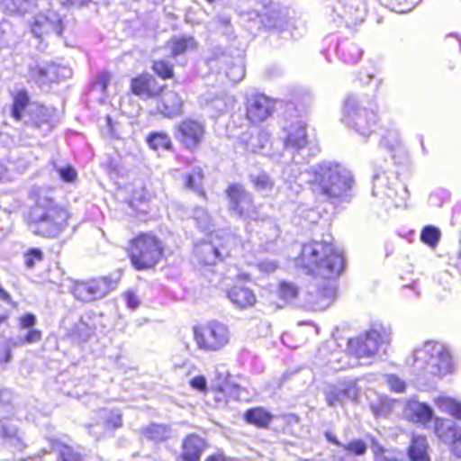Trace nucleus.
<instances>
[{"instance_id":"e433bc0d","label":"nucleus","mask_w":461,"mask_h":461,"mask_svg":"<svg viewBox=\"0 0 461 461\" xmlns=\"http://www.w3.org/2000/svg\"><path fill=\"white\" fill-rule=\"evenodd\" d=\"M375 461H401L402 455L394 450L384 449L378 443L374 442L372 446Z\"/></svg>"},{"instance_id":"c9c22d12","label":"nucleus","mask_w":461,"mask_h":461,"mask_svg":"<svg viewBox=\"0 0 461 461\" xmlns=\"http://www.w3.org/2000/svg\"><path fill=\"white\" fill-rule=\"evenodd\" d=\"M169 429L166 425L152 424L143 430L144 436L151 440L163 441L169 436Z\"/></svg>"},{"instance_id":"9b49d317","label":"nucleus","mask_w":461,"mask_h":461,"mask_svg":"<svg viewBox=\"0 0 461 461\" xmlns=\"http://www.w3.org/2000/svg\"><path fill=\"white\" fill-rule=\"evenodd\" d=\"M205 134L204 124L192 118H187L175 125L174 136L186 149L195 150Z\"/></svg>"},{"instance_id":"2eb2a0df","label":"nucleus","mask_w":461,"mask_h":461,"mask_svg":"<svg viewBox=\"0 0 461 461\" xmlns=\"http://www.w3.org/2000/svg\"><path fill=\"white\" fill-rule=\"evenodd\" d=\"M62 32L61 18L59 14L53 10H49L45 14L35 15L33 23H32V32L41 41L44 40L45 36L51 33L60 36Z\"/></svg>"},{"instance_id":"f704fd0d","label":"nucleus","mask_w":461,"mask_h":461,"mask_svg":"<svg viewBox=\"0 0 461 461\" xmlns=\"http://www.w3.org/2000/svg\"><path fill=\"white\" fill-rule=\"evenodd\" d=\"M203 175L200 167L194 168L190 174L185 176V186L194 190L199 195L204 197L205 193L203 188Z\"/></svg>"},{"instance_id":"4c0bfd02","label":"nucleus","mask_w":461,"mask_h":461,"mask_svg":"<svg viewBox=\"0 0 461 461\" xmlns=\"http://www.w3.org/2000/svg\"><path fill=\"white\" fill-rule=\"evenodd\" d=\"M28 103L29 97L25 91H19L15 95L12 107V115L15 120L19 121L22 118V113L26 108Z\"/></svg>"},{"instance_id":"6ab92c4d","label":"nucleus","mask_w":461,"mask_h":461,"mask_svg":"<svg viewBox=\"0 0 461 461\" xmlns=\"http://www.w3.org/2000/svg\"><path fill=\"white\" fill-rule=\"evenodd\" d=\"M334 298L335 287L330 282H325L321 289L307 293L304 303L311 311H323L331 304Z\"/></svg>"},{"instance_id":"473e14b6","label":"nucleus","mask_w":461,"mask_h":461,"mask_svg":"<svg viewBox=\"0 0 461 461\" xmlns=\"http://www.w3.org/2000/svg\"><path fill=\"white\" fill-rule=\"evenodd\" d=\"M51 450L59 454V458L61 461H82V458L78 453L67 445L59 442L58 440H51Z\"/></svg>"},{"instance_id":"e2e57ef3","label":"nucleus","mask_w":461,"mask_h":461,"mask_svg":"<svg viewBox=\"0 0 461 461\" xmlns=\"http://www.w3.org/2000/svg\"><path fill=\"white\" fill-rule=\"evenodd\" d=\"M351 57L347 58V62H357L362 57V51L356 46H352L349 50Z\"/></svg>"},{"instance_id":"58836bf2","label":"nucleus","mask_w":461,"mask_h":461,"mask_svg":"<svg viewBox=\"0 0 461 461\" xmlns=\"http://www.w3.org/2000/svg\"><path fill=\"white\" fill-rule=\"evenodd\" d=\"M131 91L134 95H137L140 97H150L151 92L149 90V79L145 77H140L132 79Z\"/></svg>"},{"instance_id":"f257e3e1","label":"nucleus","mask_w":461,"mask_h":461,"mask_svg":"<svg viewBox=\"0 0 461 461\" xmlns=\"http://www.w3.org/2000/svg\"><path fill=\"white\" fill-rule=\"evenodd\" d=\"M308 175L311 189L316 196L335 205L350 201L354 178L343 165L323 161L312 167Z\"/></svg>"},{"instance_id":"680f3d73","label":"nucleus","mask_w":461,"mask_h":461,"mask_svg":"<svg viewBox=\"0 0 461 461\" xmlns=\"http://www.w3.org/2000/svg\"><path fill=\"white\" fill-rule=\"evenodd\" d=\"M59 3L68 7H82L87 5L91 0H59Z\"/></svg>"},{"instance_id":"39448f33","label":"nucleus","mask_w":461,"mask_h":461,"mask_svg":"<svg viewBox=\"0 0 461 461\" xmlns=\"http://www.w3.org/2000/svg\"><path fill=\"white\" fill-rule=\"evenodd\" d=\"M68 218V211L56 204L38 205L30 212L28 228L35 235L55 238L67 228Z\"/></svg>"},{"instance_id":"c756f323","label":"nucleus","mask_w":461,"mask_h":461,"mask_svg":"<svg viewBox=\"0 0 461 461\" xmlns=\"http://www.w3.org/2000/svg\"><path fill=\"white\" fill-rule=\"evenodd\" d=\"M234 104V97L223 93L215 97L208 96L205 99V104L212 110H214L217 113H223L227 109L233 107Z\"/></svg>"},{"instance_id":"bf43d9fd","label":"nucleus","mask_w":461,"mask_h":461,"mask_svg":"<svg viewBox=\"0 0 461 461\" xmlns=\"http://www.w3.org/2000/svg\"><path fill=\"white\" fill-rule=\"evenodd\" d=\"M36 322V317L33 314L28 313L20 318V325L23 329L32 328Z\"/></svg>"},{"instance_id":"b1692460","label":"nucleus","mask_w":461,"mask_h":461,"mask_svg":"<svg viewBox=\"0 0 461 461\" xmlns=\"http://www.w3.org/2000/svg\"><path fill=\"white\" fill-rule=\"evenodd\" d=\"M435 434L444 443L454 446L461 438V428L443 419H435Z\"/></svg>"},{"instance_id":"393cba45","label":"nucleus","mask_w":461,"mask_h":461,"mask_svg":"<svg viewBox=\"0 0 461 461\" xmlns=\"http://www.w3.org/2000/svg\"><path fill=\"white\" fill-rule=\"evenodd\" d=\"M406 413L413 422L420 423L424 426L433 419V410L431 407L416 400L408 402Z\"/></svg>"},{"instance_id":"dca6fc26","label":"nucleus","mask_w":461,"mask_h":461,"mask_svg":"<svg viewBox=\"0 0 461 461\" xmlns=\"http://www.w3.org/2000/svg\"><path fill=\"white\" fill-rule=\"evenodd\" d=\"M230 199V210L240 217L252 218L254 214L251 194L240 185H230L227 191Z\"/></svg>"},{"instance_id":"a211bd4d","label":"nucleus","mask_w":461,"mask_h":461,"mask_svg":"<svg viewBox=\"0 0 461 461\" xmlns=\"http://www.w3.org/2000/svg\"><path fill=\"white\" fill-rule=\"evenodd\" d=\"M98 420L88 426L89 434L99 438L106 431L120 428L122 424V414L118 411L102 409L98 413Z\"/></svg>"},{"instance_id":"bb28decb","label":"nucleus","mask_w":461,"mask_h":461,"mask_svg":"<svg viewBox=\"0 0 461 461\" xmlns=\"http://www.w3.org/2000/svg\"><path fill=\"white\" fill-rule=\"evenodd\" d=\"M204 447V440L201 437L189 435L183 442V461H200Z\"/></svg>"},{"instance_id":"f03ea898","label":"nucleus","mask_w":461,"mask_h":461,"mask_svg":"<svg viewBox=\"0 0 461 461\" xmlns=\"http://www.w3.org/2000/svg\"><path fill=\"white\" fill-rule=\"evenodd\" d=\"M287 135L284 141L283 152L280 154L278 148H274V143L270 140V136L264 130L257 131L256 134H251L249 139L247 135L242 136L247 150L253 153H260L270 158H284V162L289 160L300 163L295 153L303 150L307 144V134L304 125L297 123L289 126L286 129Z\"/></svg>"},{"instance_id":"ea45409f","label":"nucleus","mask_w":461,"mask_h":461,"mask_svg":"<svg viewBox=\"0 0 461 461\" xmlns=\"http://www.w3.org/2000/svg\"><path fill=\"white\" fill-rule=\"evenodd\" d=\"M440 231L434 226H426L420 233V240L430 248H435L440 240Z\"/></svg>"},{"instance_id":"7ed1b4c3","label":"nucleus","mask_w":461,"mask_h":461,"mask_svg":"<svg viewBox=\"0 0 461 461\" xmlns=\"http://www.w3.org/2000/svg\"><path fill=\"white\" fill-rule=\"evenodd\" d=\"M300 261L308 274L324 279L339 276L344 268L342 253L332 244L313 241L302 248Z\"/></svg>"},{"instance_id":"6e6d98bb","label":"nucleus","mask_w":461,"mask_h":461,"mask_svg":"<svg viewBox=\"0 0 461 461\" xmlns=\"http://www.w3.org/2000/svg\"><path fill=\"white\" fill-rule=\"evenodd\" d=\"M59 176L66 182H73L77 177V172L71 166L57 169Z\"/></svg>"},{"instance_id":"2f4dec72","label":"nucleus","mask_w":461,"mask_h":461,"mask_svg":"<svg viewBox=\"0 0 461 461\" xmlns=\"http://www.w3.org/2000/svg\"><path fill=\"white\" fill-rule=\"evenodd\" d=\"M271 414L263 408L248 410L245 413V420L258 427H266L271 420Z\"/></svg>"},{"instance_id":"f3484780","label":"nucleus","mask_w":461,"mask_h":461,"mask_svg":"<svg viewBox=\"0 0 461 461\" xmlns=\"http://www.w3.org/2000/svg\"><path fill=\"white\" fill-rule=\"evenodd\" d=\"M274 110V102L264 95L250 96L247 102V117L251 122H262Z\"/></svg>"},{"instance_id":"20e7f679","label":"nucleus","mask_w":461,"mask_h":461,"mask_svg":"<svg viewBox=\"0 0 461 461\" xmlns=\"http://www.w3.org/2000/svg\"><path fill=\"white\" fill-rule=\"evenodd\" d=\"M413 369L423 376H443L452 372L453 362L444 345L428 341L413 352Z\"/></svg>"},{"instance_id":"6e6552de","label":"nucleus","mask_w":461,"mask_h":461,"mask_svg":"<svg viewBox=\"0 0 461 461\" xmlns=\"http://www.w3.org/2000/svg\"><path fill=\"white\" fill-rule=\"evenodd\" d=\"M161 241L154 235L143 233L131 241V260L138 270L154 267L162 257Z\"/></svg>"},{"instance_id":"774afa93","label":"nucleus","mask_w":461,"mask_h":461,"mask_svg":"<svg viewBox=\"0 0 461 461\" xmlns=\"http://www.w3.org/2000/svg\"><path fill=\"white\" fill-rule=\"evenodd\" d=\"M0 299L5 302L11 301L10 294L2 286H0Z\"/></svg>"},{"instance_id":"8fccbe9b","label":"nucleus","mask_w":461,"mask_h":461,"mask_svg":"<svg viewBox=\"0 0 461 461\" xmlns=\"http://www.w3.org/2000/svg\"><path fill=\"white\" fill-rule=\"evenodd\" d=\"M346 450L357 456L364 455L367 450L366 444L360 439H356L343 446Z\"/></svg>"},{"instance_id":"a19ab883","label":"nucleus","mask_w":461,"mask_h":461,"mask_svg":"<svg viewBox=\"0 0 461 461\" xmlns=\"http://www.w3.org/2000/svg\"><path fill=\"white\" fill-rule=\"evenodd\" d=\"M251 181L255 188L265 194L271 192L274 183L266 173H259L256 176H251Z\"/></svg>"},{"instance_id":"412c9836","label":"nucleus","mask_w":461,"mask_h":461,"mask_svg":"<svg viewBox=\"0 0 461 461\" xmlns=\"http://www.w3.org/2000/svg\"><path fill=\"white\" fill-rule=\"evenodd\" d=\"M359 393L356 382L333 386L326 393V402L330 407H336L348 400L356 401Z\"/></svg>"},{"instance_id":"13d9d810","label":"nucleus","mask_w":461,"mask_h":461,"mask_svg":"<svg viewBox=\"0 0 461 461\" xmlns=\"http://www.w3.org/2000/svg\"><path fill=\"white\" fill-rule=\"evenodd\" d=\"M124 298L128 308L135 310L140 305V300L138 296L131 291L127 292L124 294Z\"/></svg>"},{"instance_id":"cd10ccee","label":"nucleus","mask_w":461,"mask_h":461,"mask_svg":"<svg viewBox=\"0 0 461 461\" xmlns=\"http://www.w3.org/2000/svg\"><path fill=\"white\" fill-rule=\"evenodd\" d=\"M428 441L424 436H415L411 438L409 447V456L414 461H429V457L427 453Z\"/></svg>"},{"instance_id":"9d476101","label":"nucleus","mask_w":461,"mask_h":461,"mask_svg":"<svg viewBox=\"0 0 461 461\" xmlns=\"http://www.w3.org/2000/svg\"><path fill=\"white\" fill-rule=\"evenodd\" d=\"M386 334L382 327L372 328L356 339H349L348 350L357 358L374 357L385 342Z\"/></svg>"},{"instance_id":"f8f14e48","label":"nucleus","mask_w":461,"mask_h":461,"mask_svg":"<svg viewBox=\"0 0 461 461\" xmlns=\"http://www.w3.org/2000/svg\"><path fill=\"white\" fill-rule=\"evenodd\" d=\"M112 289V283L105 277L77 281L71 287L76 299L90 303L104 297Z\"/></svg>"},{"instance_id":"4be33fe9","label":"nucleus","mask_w":461,"mask_h":461,"mask_svg":"<svg viewBox=\"0 0 461 461\" xmlns=\"http://www.w3.org/2000/svg\"><path fill=\"white\" fill-rule=\"evenodd\" d=\"M0 438L4 442L16 450H23L26 447L17 428L16 421L5 418L0 420Z\"/></svg>"},{"instance_id":"5fc2aeb1","label":"nucleus","mask_w":461,"mask_h":461,"mask_svg":"<svg viewBox=\"0 0 461 461\" xmlns=\"http://www.w3.org/2000/svg\"><path fill=\"white\" fill-rule=\"evenodd\" d=\"M42 252L39 249H32L25 254V265L32 268L36 262L41 261Z\"/></svg>"},{"instance_id":"338daca9","label":"nucleus","mask_w":461,"mask_h":461,"mask_svg":"<svg viewBox=\"0 0 461 461\" xmlns=\"http://www.w3.org/2000/svg\"><path fill=\"white\" fill-rule=\"evenodd\" d=\"M325 437L329 442H331L337 446H341L340 442L336 438V437L332 433L326 432Z\"/></svg>"},{"instance_id":"052dcab7","label":"nucleus","mask_w":461,"mask_h":461,"mask_svg":"<svg viewBox=\"0 0 461 461\" xmlns=\"http://www.w3.org/2000/svg\"><path fill=\"white\" fill-rule=\"evenodd\" d=\"M258 266L259 270L265 273H273L277 267L275 262L269 260L261 261Z\"/></svg>"},{"instance_id":"a18cd8bd","label":"nucleus","mask_w":461,"mask_h":461,"mask_svg":"<svg viewBox=\"0 0 461 461\" xmlns=\"http://www.w3.org/2000/svg\"><path fill=\"white\" fill-rule=\"evenodd\" d=\"M279 294L283 299L291 301L298 295V288L293 283L282 282L279 286Z\"/></svg>"},{"instance_id":"a878e982","label":"nucleus","mask_w":461,"mask_h":461,"mask_svg":"<svg viewBox=\"0 0 461 461\" xmlns=\"http://www.w3.org/2000/svg\"><path fill=\"white\" fill-rule=\"evenodd\" d=\"M230 301L238 308L245 309L253 306L257 297L253 291L241 285H234L227 293Z\"/></svg>"},{"instance_id":"c85d7f7f","label":"nucleus","mask_w":461,"mask_h":461,"mask_svg":"<svg viewBox=\"0 0 461 461\" xmlns=\"http://www.w3.org/2000/svg\"><path fill=\"white\" fill-rule=\"evenodd\" d=\"M435 404L441 411L461 420V402L451 397L440 396L435 400Z\"/></svg>"},{"instance_id":"69168bd1","label":"nucleus","mask_w":461,"mask_h":461,"mask_svg":"<svg viewBox=\"0 0 461 461\" xmlns=\"http://www.w3.org/2000/svg\"><path fill=\"white\" fill-rule=\"evenodd\" d=\"M418 4V1L417 0H411L410 4H407L406 6L404 7H400L399 8V12L400 13H406V12H409L411 11V9H413L416 5Z\"/></svg>"},{"instance_id":"37998d69","label":"nucleus","mask_w":461,"mask_h":461,"mask_svg":"<svg viewBox=\"0 0 461 461\" xmlns=\"http://www.w3.org/2000/svg\"><path fill=\"white\" fill-rule=\"evenodd\" d=\"M91 333V327L85 321H79L74 325L71 335L78 340L85 341L90 337Z\"/></svg>"},{"instance_id":"c03bdc74","label":"nucleus","mask_w":461,"mask_h":461,"mask_svg":"<svg viewBox=\"0 0 461 461\" xmlns=\"http://www.w3.org/2000/svg\"><path fill=\"white\" fill-rule=\"evenodd\" d=\"M381 144L393 149L400 144V133L395 128L388 129L384 134Z\"/></svg>"},{"instance_id":"423d86ee","label":"nucleus","mask_w":461,"mask_h":461,"mask_svg":"<svg viewBox=\"0 0 461 461\" xmlns=\"http://www.w3.org/2000/svg\"><path fill=\"white\" fill-rule=\"evenodd\" d=\"M377 121V113L364 107L357 96L350 95L344 101L341 122L363 138L374 132Z\"/></svg>"},{"instance_id":"5701e85b","label":"nucleus","mask_w":461,"mask_h":461,"mask_svg":"<svg viewBox=\"0 0 461 461\" xmlns=\"http://www.w3.org/2000/svg\"><path fill=\"white\" fill-rule=\"evenodd\" d=\"M157 107L161 114L171 118L181 113L183 100L177 93L172 90H165L160 95Z\"/></svg>"},{"instance_id":"3c124183","label":"nucleus","mask_w":461,"mask_h":461,"mask_svg":"<svg viewBox=\"0 0 461 461\" xmlns=\"http://www.w3.org/2000/svg\"><path fill=\"white\" fill-rule=\"evenodd\" d=\"M13 340H7L0 345V366L9 363L12 359Z\"/></svg>"},{"instance_id":"ddd939ff","label":"nucleus","mask_w":461,"mask_h":461,"mask_svg":"<svg viewBox=\"0 0 461 461\" xmlns=\"http://www.w3.org/2000/svg\"><path fill=\"white\" fill-rule=\"evenodd\" d=\"M235 242L236 239L230 236L227 237L224 243H218L217 239L204 241L195 246L194 253L204 265H214L230 254V245Z\"/></svg>"},{"instance_id":"603ef678","label":"nucleus","mask_w":461,"mask_h":461,"mask_svg":"<svg viewBox=\"0 0 461 461\" xmlns=\"http://www.w3.org/2000/svg\"><path fill=\"white\" fill-rule=\"evenodd\" d=\"M194 219L202 229L205 230L210 229L211 218L203 208H199L194 212Z\"/></svg>"},{"instance_id":"0eeeda50","label":"nucleus","mask_w":461,"mask_h":461,"mask_svg":"<svg viewBox=\"0 0 461 461\" xmlns=\"http://www.w3.org/2000/svg\"><path fill=\"white\" fill-rule=\"evenodd\" d=\"M372 194L387 206H404L409 197L407 187L392 174L380 170L373 176Z\"/></svg>"},{"instance_id":"7c9ffc66","label":"nucleus","mask_w":461,"mask_h":461,"mask_svg":"<svg viewBox=\"0 0 461 461\" xmlns=\"http://www.w3.org/2000/svg\"><path fill=\"white\" fill-rule=\"evenodd\" d=\"M194 46L195 42L192 37H174L167 42V48L173 57L181 55Z\"/></svg>"},{"instance_id":"09e8293b","label":"nucleus","mask_w":461,"mask_h":461,"mask_svg":"<svg viewBox=\"0 0 461 461\" xmlns=\"http://www.w3.org/2000/svg\"><path fill=\"white\" fill-rule=\"evenodd\" d=\"M41 339V332L38 330H29L24 338H18L16 341H13V346L32 344L40 341Z\"/></svg>"},{"instance_id":"79ce46f5","label":"nucleus","mask_w":461,"mask_h":461,"mask_svg":"<svg viewBox=\"0 0 461 461\" xmlns=\"http://www.w3.org/2000/svg\"><path fill=\"white\" fill-rule=\"evenodd\" d=\"M152 68L161 78L167 79L173 76V66L163 59L155 60Z\"/></svg>"},{"instance_id":"4d7b16f0","label":"nucleus","mask_w":461,"mask_h":461,"mask_svg":"<svg viewBox=\"0 0 461 461\" xmlns=\"http://www.w3.org/2000/svg\"><path fill=\"white\" fill-rule=\"evenodd\" d=\"M190 385L200 392H205L207 388L206 378L203 375H197L190 380Z\"/></svg>"},{"instance_id":"1a4fd4ad","label":"nucleus","mask_w":461,"mask_h":461,"mask_svg":"<svg viewBox=\"0 0 461 461\" xmlns=\"http://www.w3.org/2000/svg\"><path fill=\"white\" fill-rule=\"evenodd\" d=\"M197 347L205 351H218L229 344L230 332L227 325L211 321L193 330Z\"/></svg>"},{"instance_id":"4468645a","label":"nucleus","mask_w":461,"mask_h":461,"mask_svg":"<svg viewBox=\"0 0 461 461\" xmlns=\"http://www.w3.org/2000/svg\"><path fill=\"white\" fill-rule=\"evenodd\" d=\"M71 71L66 68H61L55 64L35 63L29 66L27 77L41 87L48 86L50 83L57 80L59 77H68Z\"/></svg>"},{"instance_id":"72a5a7b5","label":"nucleus","mask_w":461,"mask_h":461,"mask_svg":"<svg viewBox=\"0 0 461 461\" xmlns=\"http://www.w3.org/2000/svg\"><path fill=\"white\" fill-rule=\"evenodd\" d=\"M149 147L154 150H169L172 149L170 137L164 132L150 133L147 139Z\"/></svg>"},{"instance_id":"aec40b11","label":"nucleus","mask_w":461,"mask_h":461,"mask_svg":"<svg viewBox=\"0 0 461 461\" xmlns=\"http://www.w3.org/2000/svg\"><path fill=\"white\" fill-rule=\"evenodd\" d=\"M249 15V19L257 25L258 29L261 25L267 29L281 28L286 22V12L276 5H271L265 14L253 13Z\"/></svg>"},{"instance_id":"0e129e2a","label":"nucleus","mask_w":461,"mask_h":461,"mask_svg":"<svg viewBox=\"0 0 461 461\" xmlns=\"http://www.w3.org/2000/svg\"><path fill=\"white\" fill-rule=\"evenodd\" d=\"M109 80H110L109 74L104 73L100 76L95 86H99L101 91H105Z\"/></svg>"},{"instance_id":"864d4df0","label":"nucleus","mask_w":461,"mask_h":461,"mask_svg":"<svg viewBox=\"0 0 461 461\" xmlns=\"http://www.w3.org/2000/svg\"><path fill=\"white\" fill-rule=\"evenodd\" d=\"M386 382L391 390L395 393L403 392L405 389V382L394 375H387L385 376Z\"/></svg>"},{"instance_id":"49530a36","label":"nucleus","mask_w":461,"mask_h":461,"mask_svg":"<svg viewBox=\"0 0 461 461\" xmlns=\"http://www.w3.org/2000/svg\"><path fill=\"white\" fill-rule=\"evenodd\" d=\"M245 76V69L241 61L234 63L226 71V77L233 83L240 82Z\"/></svg>"},{"instance_id":"de8ad7c7","label":"nucleus","mask_w":461,"mask_h":461,"mask_svg":"<svg viewBox=\"0 0 461 461\" xmlns=\"http://www.w3.org/2000/svg\"><path fill=\"white\" fill-rule=\"evenodd\" d=\"M5 5L11 13H25L30 6V0H5Z\"/></svg>"}]
</instances>
